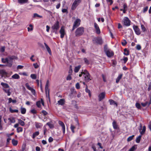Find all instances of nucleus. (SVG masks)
<instances>
[{
	"label": "nucleus",
	"mask_w": 151,
	"mask_h": 151,
	"mask_svg": "<svg viewBox=\"0 0 151 151\" xmlns=\"http://www.w3.org/2000/svg\"><path fill=\"white\" fill-rule=\"evenodd\" d=\"M84 32V28L80 27L76 29L75 32V35L77 37L80 36L83 34Z\"/></svg>",
	"instance_id": "f257e3e1"
},
{
	"label": "nucleus",
	"mask_w": 151,
	"mask_h": 151,
	"mask_svg": "<svg viewBox=\"0 0 151 151\" xmlns=\"http://www.w3.org/2000/svg\"><path fill=\"white\" fill-rule=\"evenodd\" d=\"M82 73H83V77L85 81L88 82L91 80L90 75L87 70H84Z\"/></svg>",
	"instance_id": "f03ea898"
},
{
	"label": "nucleus",
	"mask_w": 151,
	"mask_h": 151,
	"mask_svg": "<svg viewBox=\"0 0 151 151\" xmlns=\"http://www.w3.org/2000/svg\"><path fill=\"white\" fill-rule=\"evenodd\" d=\"M15 57L14 56L8 57L6 66L9 67H11L12 65L13 60L15 59Z\"/></svg>",
	"instance_id": "7ed1b4c3"
},
{
	"label": "nucleus",
	"mask_w": 151,
	"mask_h": 151,
	"mask_svg": "<svg viewBox=\"0 0 151 151\" xmlns=\"http://www.w3.org/2000/svg\"><path fill=\"white\" fill-rule=\"evenodd\" d=\"M59 24L58 21L56 22L51 27L52 31L54 32H55L56 34L57 33V31L59 29Z\"/></svg>",
	"instance_id": "20e7f679"
},
{
	"label": "nucleus",
	"mask_w": 151,
	"mask_h": 151,
	"mask_svg": "<svg viewBox=\"0 0 151 151\" xmlns=\"http://www.w3.org/2000/svg\"><path fill=\"white\" fill-rule=\"evenodd\" d=\"M81 0H75L73 2L71 8L72 10H75L77 7L81 2Z\"/></svg>",
	"instance_id": "39448f33"
},
{
	"label": "nucleus",
	"mask_w": 151,
	"mask_h": 151,
	"mask_svg": "<svg viewBox=\"0 0 151 151\" xmlns=\"http://www.w3.org/2000/svg\"><path fill=\"white\" fill-rule=\"evenodd\" d=\"M124 24L126 26H129L130 25L131 21L127 17H125L123 19Z\"/></svg>",
	"instance_id": "423d86ee"
},
{
	"label": "nucleus",
	"mask_w": 151,
	"mask_h": 151,
	"mask_svg": "<svg viewBox=\"0 0 151 151\" xmlns=\"http://www.w3.org/2000/svg\"><path fill=\"white\" fill-rule=\"evenodd\" d=\"M25 86L27 89L31 91L33 95L35 96V95L36 93L35 90L30 87L28 83H26L25 84Z\"/></svg>",
	"instance_id": "0eeeda50"
},
{
	"label": "nucleus",
	"mask_w": 151,
	"mask_h": 151,
	"mask_svg": "<svg viewBox=\"0 0 151 151\" xmlns=\"http://www.w3.org/2000/svg\"><path fill=\"white\" fill-rule=\"evenodd\" d=\"M133 28L136 34L139 35L140 34L141 32L140 29L137 26L134 25L133 26Z\"/></svg>",
	"instance_id": "6e6552de"
},
{
	"label": "nucleus",
	"mask_w": 151,
	"mask_h": 151,
	"mask_svg": "<svg viewBox=\"0 0 151 151\" xmlns=\"http://www.w3.org/2000/svg\"><path fill=\"white\" fill-rule=\"evenodd\" d=\"M105 53L107 57L109 58L113 56L114 55L113 52L110 50L106 51Z\"/></svg>",
	"instance_id": "1a4fd4ad"
},
{
	"label": "nucleus",
	"mask_w": 151,
	"mask_h": 151,
	"mask_svg": "<svg viewBox=\"0 0 151 151\" xmlns=\"http://www.w3.org/2000/svg\"><path fill=\"white\" fill-rule=\"evenodd\" d=\"M60 37L62 38H63L64 37L65 34L64 27H61L60 31Z\"/></svg>",
	"instance_id": "9d476101"
},
{
	"label": "nucleus",
	"mask_w": 151,
	"mask_h": 151,
	"mask_svg": "<svg viewBox=\"0 0 151 151\" xmlns=\"http://www.w3.org/2000/svg\"><path fill=\"white\" fill-rule=\"evenodd\" d=\"M58 123L62 127L63 133L64 134H65V127L64 124L62 122L60 121H59Z\"/></svg>",
	"instance_id": "9b49d317"
},
{
	"label": "nucleus",
	"mask_w": 151,
	"mask_h": 151,
	"mask_svg": "<svg viewBox=\"0 0 151 151\" xmlns=\"http://www.w3.org/2000/svg\"><path fill=\"white\" fill-rule=\"evenodd\" d=\"M81 22V20L80 19H77L74 22L73 25H74V26H76L77 27L80 25Z\"/></svg>",
	"instance_id": "f8f14e48"
},
{
	"label": "nucleus",
	"mask_w": 151,
	"mask_h": 151,
	"mask_svg": "<svg viewBox=\"0 0 151 151\" xmlns=\"http://www.w3.org/2000/svg\"><path fill=\"white\" fill-rule=\"evenodd\" d=\"M94 27L96 30V32L98 34H100L101 32L98 25L96 23H94Z\"/></svg>",
	"instance_id": "ddd939ff"
},
{
	"label": "nucleus",
	"mask_w": 151,
	"mask_h": 151,
	"mask_svg": "<svg viewBox=\"0 0 151 151\" xmlns=\"http://www.w3.org/2000/svg\"><path fill=\"white\" fill-rule=\"evenodd\" d=\"M105 93L104 92H102L100 93L99 96V101H100L103 99L105 97Z\"/></svg>",
	"instance_id": "4468645a"
},
{
	"label": "nucleus",
	"mask_w": 151,
	"mask_h": 151,
	"mask_svg": "<svg viewBox=\"0 0 151 151\" xmlns=\"http://www.w3.org/2000/svg\"><path fill=\"white\" fill-rule=\"evenodd\" d=\"M49 81H47L46 82L45 86V92L46 94H47L48 92V94H49Z\"/></svg>",
	"instance_id": "2eb2a0df"
},
{
	"label": "nucleus",
	"mask_w": 151,
	"mask_h": 151,
	"mask_svg": "<svg viewBox=\"0 0 151 151\" xmlns=\"http://www.w3.org/2000/svg\"><path fill=\"white\" fill-rule=\"evenodd\" d=\"M1 85L3 87L4 89L9 88V85L7 83H5L3 82H1Z\"/></svg>",
	"instance_id": "dca6fc26"
},
{
	"label": "nucleus",
	"mask_w": 151,
	"mask_h": 151,
	"mask_svg": "<svg viewBox=\"0 0 151 151\" xmlns=\"http://www.w3.org/2000/svg\"><path fill=\"white\" fill-rule=\"evenodd\" d=\"M44 44L45 45V46L47 49V50L48 53H49V54L50 55H51V50L50 48L49 47V46H48V45L46 44V43L45 42L44 43Z\"/></svg>",
	"instance_id": "f3484780"
},
{
	"label": "nucleus",
	"mask_w": 151,
	"mask_h": 151,
	"mask_svg": "<svg viewBox=\"0 0 151 151\" xmlns=\"http://www.w3.org/2000/svg\"><path fill=\"white\" fill-rule=\"evenodd\" d=\"M65 101L64 99H61L58 101V103L59 105H63L65 104Z\"/></svg>",
	"instance_id": "a211bd4d"
},
{
	"label": "nucleus",
	"mask_w": 151,
	"mask_h": 151,
	"mask_svg": "<svg viewBox=\"0 0 151 151\" xmlns=\"http://www.w3.org/2000/svg\"><path fill=\"white\" fill-rule=\"evenodd\" d=\"M122 76L123 74H120L118 76L116 79V83H118L119 82L120 80L122 78Z\"/></svg>",
	"instance_id": "6ab92c4d"
},
{
	"label": "nucleus",
	"mask_w": 151,
	"mask_h": 151,
	"mask_svg": "<svg viewBox=\"0 0 151 151\" xmlns=\"http://www.w3.org/2000/svg\"><path fill=\"white\" fill-rule=\"evenodd\" d=\"M35 127L37 128H40L42 127V125L40 123L35 122Z\"/></svg>",
	"instance_id": "aec40b11"
},
{
	"label": "nucleus",
	"mask_w": 151,
	"mask_h": 151,
	"mask_svg": "<svg viewBox=\"0 0 151 151\" xmlns=\"http://www.w3.org/2000/svg\"><path fill=\"white\" fill-rule=\"evenodd\" d=\"M3 90L6 93H7L8 96H9L11 95V93L10 91V90L9 89H6L3 88Z\"/></svg>",
	"instance_id": "412c9836"
},
{
	"label": "nucleus",
	"mask_w": 151,
	"mask_h": 151,
	"mask_svg": "<svg viewBox=\"0 0 151 151\" xmlns=\"http://www.w3.org/2000/svg\"><path fill=\"white\" fill-rule=\"evenodd\" d=\"M112 125L113 128L115 129H117L118 128V125L117 124L116 122L114 121L112 123Z\"/></svg>",
	"instance_id": "4be33fe9"
},
{
	"label": "nucleus",
	"mask_w": 151,
	"mask_h": 151,
	"mask_svg": "<svg viewBox=\"0 0 151 151\" xmlns=\"http://www.w3.org/2000/svg\"><path fill=\"white\" fill-rule=\"evenodd\" d=\"M8 120L11 123H14L15 122V118L13 117H11L8 119Z\"/></svg>",
	"instance_id": "5701e85b"
},
{
	"label": "nucleus",
	"mask_w": 151,
	"mask_h": 151,
	"mask_svg": "<svg viewBox=\"0 0 151 151\" xmlns=\"http://www.w3.org/2000/svg\"><path fill=\"white\" fill-rule=\"evenodd\" d=\"M12 78L14 79H18L20 77L17 74H15L12 76Z\"/></svg>",
	"instance_id": "b1692460"
},
{
	"label": "nucleus",
	"mask_w": 151,
	"mask_h": 151,
	"mask_svg": "<svg viewBox=\"0 0 151 151\" xmlns=\"http://www.w3.org/2000/svg\"><path fill=\"white\" fill-rule=\"evenodd\" d=\"M81 67V66L80 65H79L78 66H76L75 67L74 71L75 73H77L79 71V69H80Z\"/></svg>",
	"instance_id": "393cba45"
},
{
	"label": "nucleus",
	"mask_w": 151,
	"mask_h": 151,
	"mask_svg": "<svg viewBox=\"0 0 151 151\" xmlns=\"http://www.w3.org/2000/svg\"><path fill=\"white\" fill-rule=\"evenodd\" d=\"M12 143L14 146H16L18 144V141L14 139H13L12 140Z\"/></svg>",
	"instance_id": "a878e982"
},
{
	"label": "nucleus",
	"mask_w": 151,
	"mask_h": 151,
	"mask_svg": "<svg viewBox=\"0 0 151 151\" xmlns=\"http://www.w3.org/2000/svg\"><path fill=\"white\" fill-rule=\"evenodd\" d=\"M26 109L25 108L21 107V113L22 114H25L26 112Z\"/></svg>",
	"instance_id": "bb28decb"
},
{
	"label": "nucleus",
	"mask_w": 151,
	"mask_h": 151,
	"mask_svg": "<svg viewBox=\"0 0 151 151\" xmlns=\"http://www.w3.org/2000/svg\"><path fill=\"white\" fill-rule=\"evenodd\" d=\"M39 132L38 131L34 133H33L32 136V138L33 139L35 138V137L39 135Z\"/></svg>",
	"instance_id": "cd10ccee"
},
{
	"label": "nucleus",
	"mask_w": 151,
	"mask_h": 151,
	"mask_svg": "<svg viewBox=\"0 0 151 151\" xmlns=\"http://www.w3.org/2000/svg\"><path fill=\"white\" fill-rule=\"evenodd\" d=\"M145 130H146V127H145V126H143L142 131H140V134L141 135H142L144 134V133L145 132Z\"/></svg>",
	"instance_id": "c85d7f7f"
},
{
	"label": "nucleus",
	"mask_w": 151,
	"mask_h": 151,
	"mask_svg": "<svg viewBox=\"0 0 151 151\" xmlns=\"http://www.w3.org/2000/svg\"><path fill=\"white\" fill-rule=\"evenodd\" d=\"M137 147L136 145L133 146L128 151H134L137 149Z\"/></svg>",
	"instance_id": "c756f323"
},
{
	"label": "nucleus",
	"mask_w": 151,
	"mask_h": 151,
	"mask_svg": "<svg viewBox=\"0 0 151 151\" xmlns=\"http://www.w3.org/2000/svg\"><path fill=\"white\" fill-rule=\"evenodd\" d=\"M9 111L11 113H18L19 111L17 109H13L11 108H9Z\"/></svg>",
	"instance_id": "7c9ffc66"
},
{
	"label": "nucleus",
	"mask_w": 151,
	"mask_h": 151,
	"mask_svg": "<svg viewBox=\"0 0 151 151\" xmlns=\"http://www.w3.org/2000/svg\"><path fill=\"white\" fill-rule=\"evenodd\" d=\"M33 17L35 18L36 17H38L40 18H42V16L40 15L37 13H34L33 14Z\"/></svg>",
	"instance_id": "2f4dec72"
},
{
	"label": "nucleus",
	"mask_w": 151,
	"mask_h": 151,
	"mask_svg": "<svg viewBox=\"0 0 151 151\" xmlns=\"http://www.w3.org/2000/svg\"><path fill=\"white\" fill-rule=\"evenodd\" d=\"M124 54L126 55H129V52L126 48L124 49Z\"/></svg>",
	"instance_id": "473e14b6"
},
{
	"label": "nucleus",
	"mask_w": 151,
	"mask_h": 151,
	"mask_svg": "<svg viewBox=\"0 0 151 151\" xmlns=\"http://www.w3.org/2000/svg\"><path fill=\"white\" fill-rule=\"evenodd\" d=\"M28 0H18V2L19 3L22 4L27 3Z\"/></svg>",
	"instance_id": "72a5a7b5"
},
{
	"label": "nucleus",
	"mask_w": 151,
	"mask_h": 151,
	"mask_svg": "<svg viewBox=\"0 0 151 151\" xmlns=\"http://www.w3.org/2000/svg\"><path fill=\"white\" fill-rule=\"evenodd\" d=\"M141 135H139L138 137L136 140V142L137 143H139L140 142L141 138Z\"/></svg>",
	"instance_id": "f704fd0d"
},
{
	"label": "nucleus",
	"mask_w": 151,
	"mask_h": 151,
	"mask_svg": "<svg viewBox=\"0 0 151 151\" xmlns=\"http://www.w3.org/2000/svg\"><path fill=\"white\" fill-rule=\"evenodd\" d=\"M0 74L2 75H5L7 74L5 71L4 70H0Z\"/></svg>",
	"instance_id": "c9c22d12"
},
{
	"label": "nucleus",
	"mask_w": 151,
	"mask_h": 151,
	"mask_svg": "<svg viewBox=\"0 0 151 151\" xmlns=\"http://www.w3.org/2000/svg\"><path fill=\"white\" fill-rule=\"evenodd\" d=\"M19 123L22 126H24V121L19 119L18 120Z\"/></svg>",
	"instance_id": "e433bc0d"
},
{
	"label": "nucleus",
	"mask_w": 151,
	"mask_h": 151,
	"mask_svg": "<svg viewBox=\"0 0 151 151\" xmlns=\"http://www.w3.org/2000/svg\"><path fill=\"white\" fill-rule=\"evenodd\" d=\"M30 77L33 79H35L37 78V75L36 74H32L30 75Z\"/></svg>",
	"instance_id": "4c0bfd02"
},
{
	"label": "nucleus",
	"mask_w": 151,
	"mask_h": 151,
	"mask_svg": "<svg viewBox=\"0 0 151 151\" xmlns=\"http://www.w3.org/2000/svg\"><path fill=\"white\" fill-rule=\"evenodd\" d=\"M28 31L29 32V31H31L32 30H33V26L32 24H30L29 25V27H28L27 28Z\"/></svg>",
	"instance_id": "58836bf2"
},
{
	"label": "nucleus",
	"mask_w": 151,
	"mask_h": 151,
	"mask_svg": "<svg viewBox=\"0 0 151 151\" xmlns=\"http://www.w3.org/2000/svg\"><path fill=\"white\" fill-rule=\"evenodd\" d=\"M134 135H132L131 136H130L128 137V138L127 139V141L128 142H129L131 141L133 139V137H134Z\"/></svg>",
	"instance_id": "ea45409f"
},
{
	"label": "nucleus",
	"mask_w": 151,
	"mask_h": 151,
	"mask_svg": "<svg viewBox=\"0 0 151 151\" xmlns=\"http://www.w3.org/2000/svg\"><path fill=\"white\" fill-rule=\"evenodd\" d=\"M22 130H23L22 128L20 127H17V132L18 133H19L20 132H22Z\"/></svg>",
	"instance_id": "a19ab883"
},
{
	"label": "nucleus",
	"mask_w": 151,
	"mask_h": 151,
	"mask_svg": "<svg viewBox=\"0 0 151 151\" xmlns=\"http://www.w3.org/2000/svg\"><path fill=\"white\" fill-rule=\"evenodd\" d=\"M75 128V127L74 125H73V124H71L70 126V129L72 132L73 133L75 132L74 129Z\"/></svg>",
	"instance_id": "79ce46f5"
},
{
	"label": "nucleus",
	"mask_w": 151,
	"mask_h": 151,
	"mask_svg": "<svg viewBox=\"0 0 151 151\" xmlns=\"http://www.w3.org/2000/svg\"><path fill=\"white\" fill-rule=\"evenodd\" d=\"M135 105H136V107L137 108H138V109H141V106L140 104L139 103H137Z\"/></svg>",
	"instance_id": "37998d69"
},
{
	"label": "nucleus",
	"mask_w": 151,
	"mask_h": 151,
	"mask_svg": "<svg viewBox=\"0 0 151 151\" xmlns=\"http://www.w3.org/2000/svg\"><path fill=\"white\" fill-rule=\"evenodd\" d=\"M46 124L48 125L50 128H52L53 127V125L49 122L47 123Z\"/></svg>",
	"instance_id": "c03bdc74"
},
{
	"label": "nucleus",
	"mask_w": 151,
	"mask_h": 151,
	"mask_svg": "<svg viewBox=\"0 0 151 151\" xmlns=\"http://www.w3.org/2000/svg\"><path fill=\"white\" fill-rule=\"evenodd\" d=\"M7 58L4 59V58H2L1 59L2 62L4 63H6L7 61Z\"/></svg>",
	"instance_id": "a18cd8bd"
},
{
	"label": "nucleus",
	"mask_w": 151,
	"mask_h": 151,
	"mask_svg": "<svg viewBox=\"0 0 151 151\" xmlns=\"http://www.w3.org/2000/svg\"><path fill=\"white\" fill-rule=\"evenodd\" d=\"M71 79V74L68 75L67 77L66 80L67 81L70 80Z\"/></svg>",
	"instance_id": "49530a36"
},
{
	"label": "nucleus",
	"mask_w": 151,
	"mask_h": 151,
	"mask_svg": "<svg viewBox=\"0 0 151 151\" xmlns=\"http://www.w3.org/2000/svg\"><path fill=\"white\" fill-rule=\"evenodd\" d=\"M36 105L38 107L40 108L41 106L40 101H37L36 103Z\"/></svg>",
	"instance_id": "de8ad7c7"
},
{
	"label": "nucleus",
	"mask_w": 151,
	"mask_h": 151,
	"mask_svg": "<svg viewBox=\"0 0 151 151\" xmlns=\"http://www.w3.org/2000/svg\"><path fill=\"white\" fill-rule=\"evenodd\" d=\"M141 29L142 31L145 32L146 30V29L144 25L143 24H141Z\"/></svg>",
	"instance_id": "09e8293b"
},
{
	"label": "nucleus",
	"mask_w": 151,
	"mask_h": 151,
	"mask_svg": "<svg viewBox=\"0 0 151 151\" xmlns=\"http://www.w3.org/2000/svg\"><path fill=\"white\" fill-rule=\"evenodd\" d=\"M110 49H108L107 46V45H105L104 47V50L105 52H106L108 50H109Z\"/></svg>",
	"instance_id": "8fccbe9b"
},
{
	"label": "nucleus",
	"mask_w": 151,
	"mask_h": 151,
	"mask_svg": "<svg viewBox=\"0 0 151 151\" xmlns=\"http://www.w3.org/2000/svg\"><path fill=\"white\" fill-rule=\"evenodd\" d=\"M86 92L89 93V95L90 96H91V94L90 93V90L88 89L87 88L85 89Z\"/></svg>",
	"instance_id": "3c124183"
},
{
	"label": "nucleus",
	"mask_w": 151,
	"mask_h": 151,
	"mask_svg": "<svg viewBox=\"0 0 151 151\" xmlns=\"http://www.w3.org/2000/svg\"><path fill=\"white\" fill-rule=\"evenodd\" d=\"M33 65L34 67V68L36 69L38 68L39 67V65L37 63H33Z\"/></svg>",
	"instance_id": "603ef678"
},
{
	"label": "nucleus",
	"mask_w": 151,
	"mask_h": 151,
	"mask_svg": "<svg viewBox=\"0 0 151 151\" xmlns=\"http://www.w3.org/2000/svg\"><path fill=\"white\" fill-rule=\"evenodd\" d=\"M97 42L99 44H101L102 43V40L100 39H97Z\"/></svg>",
	"instance_id": "864d4df0"
},
{
	"label": "nucleus",
	"mask_w": 151,
	"mask_h": 151,
	"mask_svg": "<svg viewBox=\"0 0 151 151\" xmlns=\"http://www.w3.org/2000/svg\"><path fill=\"white\" fill-rule=\"evenodd\" d=\"M123 9H127V6L126 4H124L123 5Z\"/></svg>",
	"instance_id": "5fc2aeb1"
},
{
	"label": "nucleus",
	"mask_w": 151,
	"mask_h": 151,
	"mask_svg": "<svg viewBox=\"0 0 151 151\" xmlns=\"http://www.w3.org/2000/svg\"><path fill=\"white\" fill-rule=\"evenodd\" d=\"M127 42L125 40H124L123 41V42H122V45H123V46H125V45L127 44Z\"/></svg>",
	"instance_id": "6e6d98bb"
},
{
	"label": "nucleus",
	"mask_w": 151,
	"mask_h": 151,
	"mask_svg": "<svg viewBox=\"0 0 151 151\" xmlns=\"http://www.w3.org/2000/svg\"><path fill=\"white\" fill-rule=\"evenodd\" d=\"M109 101L110 103V105H113L114 104V101L112 100V99H110L109 100Z\"/></svg>",
	"instance_id": "4d7b16f0"
},
{
	"label": "nucleus",
	"mask_w": 151,
	"mask_h": 151,
	"mask_svg": "<svg viewBox=\"0 0 151 151\" xmlns=\"http://www.w3.org/2000/svg\"><path fill=\"white\" fill-rule=\"evenodd\" d=\"M107 2L108 3H109L110 5H111L113 3L112 0H106Z\"/></svg>",
	"instance_id": "13d9d810"
},
{
	"label": "nucleus",
	"mask_w": 151,
	"mask_h": 151,
	"mask_svg": "<svg viewBox=\"0 0 151 151\" xmlns=\"http://www.w3.org/2000/svg\"><path fill=\"white\" fill-rule=\"evenodd\" d=\"M83 60L84 61V62L88 64H89V61H88V60L86 58H84L83 59Z\"/></svg>",
	"instance_id": "bf43d9fd"
},
{
	"label": "nucleus",
	"mask_w": 151,
	"mask_h": 151,
	"mask_svg": "<svg viewBox=\"0 0 151 151\" xmlns=\"http://www.w3.org/2000/svg\"><path fill=\"white\" fill-rule=\"evenodd\" d=\"M76 88L77 89H79L80 88V86L79 83H77L76 85Z\"/></svg>",
	"instance_id": "052dcab7"
},
{
	"label": "nucleus",
	"mask_w": 151,
	"mask_h": 151,
	"mask_svg": "<svg viewBox=\"0 0 151 151\" xmlns=\"http://www.w3.org/2000/svg\"><path fill=\"white\" fill-rule=\"evenodd\" d=\"M136 48L137 50H139L141 49V47L140 45H137Z\"/></svg>",
	"instance_id": "680f3d73"
},
{
	"label": "nucleus",
	"mask_w": 151,
	"mask_h": 151,
	"mask_svg": "<svg viewBox=\"0 0 151 151\" xmlns=\"http://www.w3.org/2000/svg\"><path fill=\"white\" fill-rule=\"evenodd\" d=\"M31 112L33 114H35L37 113V111L35 109H32L31 110Z\"/></svg>",
	"instance_id": "e2e57ef3"
},
{
	"label": "nucleus",
	"mask_w": 151,
	"mask_h": 151,
	"mask_svg": "<svg viewBox=\"0 0 151 151\" xmlns=\"http://www.w3.org/2000/svg\"><path fill=\"white\" fill-rule=\"evenodd\" d=\"M102 77L103 78V81L104 82H106V79L105 76L104 74H102Z\"/></svg>",
	"instance_id": "0e129e2a"
},
{
	"label": "nucleus",
	"mask_w": 151,
	"mask_h": 151,
	"mask_svg": "<svg viewBox=\"0 0 151 151\" xmlns=\"http://www.w3.org/2000/svg\"><path fill=\"white\" fill-rule=\"evenodd\" d=\"M42 114H43L44 116H45L47 114V112L45 110H43L42 111Z\"/></svg>",
	"instance_id": "69168bd1"
},
{
	"label": "nucleus",
	"mask_w": 151,
	"mask_h": 151,
	"mask_svg": "<svg viewBox=\"0 0 151 151\" xmlns=\"http://www.w3.org/2000/svg\"><path fill=\"white\" fill-rule=\"evenodd\" d=\"M148 9V6H146L143 9V12L144 13Z\"/></svg>",
	"instance_id": "338daca9"
},
{
	"label": "nucleus",
	"mask_w": 151,
	"mask_h": 151,
	"mask_svg": "<svg viewBox=\"0 0 151 151\" xmlns=\"http://www.w3.org/2000/svg\"><path fill=\"white\" fill-rule=\"evenodd\" d=\"M151 89V82H150L149 84V87L148 88V90L149 91Z\"/></svg>",
	"instance_id": "774afa93"
}]
</instances>
